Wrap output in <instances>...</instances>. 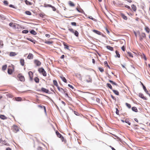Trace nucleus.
Masks as SVG:
<instances>
[{
  "label": "nucleus",
  "instance_id": "48",
  "mask_svg": "<svg viewBox=\"0 0 150 150\" xmlns=\"http://www.w3.org/2000/svg\"><path fill=\"white\" fill-rule=\"evenodd\" d=\"M50 7L52 8V10L54 11H56V9L54 7L51 5Z\"/></svg>",
  "mask_w": 150,
  "mask_h": 150
},
{
  "label": "nucleus",
  "instance_id": "53",
  "mask_svg": "<svg viewBox=\"0 0 150 150\" xmlns=\"http://www.w3.org/2000/svg\"><path fill=\"white\" fill-rule=\"evenodd\" d=\"M122 50L124 51H125V47L124 46H122L121 47Z\"/></svg>",
  "mask_w": 150,
  "mask_h": 150
},
{
  "label": "nucleus",
  "instance_id": "46",
  "mask_svg": "<svg viewBox=\"0 0 150 150\" xmlns=\"http://www.w3.org/2000/svg\"><path fill=\"white\" fill-rule=\"evenodd\" d=\"M3 45H3V42L1 41H0V47H1V48H2L3 47Z\"/></svg>",
  "mask_w": 150,
  "mask_h": 150
},
{
  "label": "nucleus",
  "instance_id": "21",
  "mask_svg": "<svg viewBox=\"0 0 150 150\" xmlns=\"http://www.w3.org/2000/svg\"><path fill=\"white\" fill-rule=\"evenodd\" d=\"M109 81L110 83H111L112 84L115 85H116V86H117V84L116 83H115V82H114L110 80H109Z\"/></svg>",
  "mask_w": 150,
  "mask_h": 150
},
{
  "label": "nucleus",
  "instance_id": "24",
  "mask_svg": "<svg viewBox=\"0 0 150 150\" xmlns=\"http://www.w3.org/2000/svg\"><path fill=\"white\" fill-rule=\"evenodd\" d=\"M112 91H113L114 93L116 95H119V93L117 91L113 90Z\"/></svg>",
  "mask_w": 150,
  "mask_h": 150
},
{
  "label": "nucleus",
  "instance_id": "32",
  "mask_svg": "<svg viewBox=\"0 0 150 150\" xmlns=\"http://www.w3.org/2000/svg\"><path fill=\"white\" fill-rule=\"evenodd\" d=\"M7 67V65H5L3 66L2 67V69L3 70H5L6 69Z\"/></svg>",
  "mask_w": 150,
  "mask_h": 150
},
{
  "label": "nucleus",
  "instance_id": "30",
  "mask_svg": "<svg viewBox=\"0 0 150 150\" xmlns=\"http://www.w3.org/2000/svg\"><path fill=\"white\" fill-rule=\"evenodd\" d=\"M143 88L144 89V91L146 93L148 94V93H148V91H147L145 86H143Z\"/></svg>",
  "mask_w": 150,
  "mask_h": 150
},
{
  "label": "nucleus",
  "instance_id": "38",
  "mask_svg": "<svg viewBox=\"0 0 150 150\" xmlns=\"http://www.w3.org/2000/svg\"><path fill=\"white\" fill-rule=\"evenodd\" d=\"M115 53L117 55V57L118 58L120 57V54H119L118 52L117 51H116Z\"/></svg>",
  "mask_w": 150,
  "mask_h": 150
},
{
  "label": "nucleus",
  "instance_id": "11",
  "mask_svg": "<svg viewBox=\"0 0 150 150\" xmlns=\"http://www.w3.org/2000/svg\"><path fill=\"white\" fill-rule=\"evenodd\" d=\"M28 75H29L30 80H32L33 78V73L32 71H30L28 72Z\"/></svg>",
  "mask_w": 150,
  "mask_h": 150
},
{
  "label": "nucleus",
  "instance_id": "56",
  "mask_svg": "<svg viewBox=\"0 0 150 150\" xmlns=\"http://www.w3.org/2000/svg\"><path fill=\"white\" fill-rule=\"evenodd\" d=\"M108 64V63L107 62V61H105L104 62V65L105 66H106Z\"/></svg>",
  "mask_w": 150,
  "mask_h": 150
},
{
  "label": "nucleus",
  "instance_id": "35",
  "mask_svg": "<svg viewBox=\"0 0 150 150\" xmlns=\"http://www.w3.org/2000/svg\"><path fill=\"white\" fill-rule=\"evenodd\" d=\"M51 5L49 4H44V7H50Z\"/></svg>",
  "mask_w": 150,
  "mask_h": 150
},
{
  "label": "nucleus",
  "instance_id": "50",
  "mask_svg": "<svg viewBox=\"0 0 150 150\" xmlns=\"http://www.w3.org/2000/svg\"><path fill=\"white\" fill-rule=\"evenodd\" d=\"M71 25H72L76 26V23L75 22H71Z\"/></svg>",
  "mask_w": 150,
  "mask_h": 150
},
{
  "label": "nucleus",
  "instance_id": "28",
  "mask_svg": "<svg viewBox=\"0 0 150 150\" xmlns=\"http://www.w3.org/2000/svg\"><path fill=\"white\" fill-rule=\"evenodd\" d=\"M12 70L11 69H8V74H11L12 73Z\"/></svg>",
  "mask_w": 150,
  "mask_h": 150
},
{
  "label": "nucleus",
  "instance_id": "42",
  "mask_svg": "<svg viewBox=\"0 0 150 150\" xmlns=\"http://www.w3.org/2000/svg\"><path fill=\"white\" fill-rule=\"evenodd\" d=\"M28 32V30H24L22 32V33H25V34H27Z\"/></svg>",
  "mask_w": 150,
  "mask_h": 150
},
{
  "label": "nucleus",
  "instance_id": "9",
  "mask_svg": "<svg viewBox=\"0 0 150 150\" xmlns=\"http://www.w3.org/2000/svg\"><path fill=\"white\" fill-rule=\"evenodd\" d=\"M41 91L44 92L46 93H48L49 91L45 88H41Z\"/></svg>",
  "mask_w": 150,
  "mask_h": 150
},
{
  "label": "nucleus",
  "instance_id": "61",
  "mask_svg": "<svg viewBox=\"0 0 150 150\" xmlns=\"http://www.w3.org/2000/svg\"><path fill=\"white\" fill-rule=\"evenodd\" d=\"M61 89L62 90V91H63L65 93H65H66V91L65 90H64V89H63L62 88H61Z\"/></svg>",
  "mask_w": 150,
  "mask_h": 150
},
{
  "label": "nucleus",
  "instance_id": "55",
  "mask_svg": "<svg viewBox=\"0 0 150 150\" xmlns=\"http://www.w3.org/2000/svg\"><path fill=\"white\" fill-rule=\"evenodd\" d=\"M57 88L59 91H62V90L61 89V88H60L59 87V86L57 87Z\"/></svg>",
  "mask_w": 150,
  "mask_h": 150
},
{
  "label": "nucleus",
  "instance_id": "2",
  "mask_svg": "<svg viewBox=\"0 0 150 150\" xmlns=\"http://www.w3.org/2000/svg\"><path fill=\"white\" fill-rule=\"evenodd\" d=\"M68 30L71 33L74 34V35L76 37L79 36V33L76 30H74L72 28H69Z\"/></svg>",
  "mask_w": 150,
  "mask_h": 150
},
{
  "label": "nucleus",
  "instance_id": "19",
  "mask_svg": "<svg viewBox=\"0 0 150 150\" xmlns=\"http://www.w3.org/2000/svg\"><path fill=\"white\" fill-rule=\"evenodd\" d=\"M31 34L33 35H36L37 34L36 32L33 30H31L30 32Z\"/></svg>",
  "mask_w": 150,
  "mask_h": 150
},
{
  "label": "nucleus",
  "instance_id": "18",
  "mask_svg": "<svg viewBox=\"0 0 150 150\" xmlns=\"http://www.w3.org/2000/svg\"><path fill=\"white\" fill-rule=\"evenodd\" d=\"M0 118L3 120H5L7 119V117L3 115H0Z\"/></svg>",
  "mask_w": 150,
  "mask_h": 150
},
{
  "label": "nucleus",
  "instance_id": "22",
  "mask_svg": "<svg viewBox=\"0 0 150 150\" xmlns=\"http://www.w3.org/2000/svg\"><path fill=\"white\" fill-rule=\"evenodd\" d=\"M132 110L136 112H137V110L136 107H133L132 108Z\"/></svg>",
  "mask_w": 150,
  "mask_h": 150
},
{
  "label": "nucleus",
  "instance_id": "12",
  "mask_svg": "<svg viewBox=\"0 0 150 150\" xmlns=\"http://www.w3.org/2000/svg\"><path fill=\"white\" fill-rule=\"evenodd\" d=\"M139 97L142 98L144 100H146V98L144 96L143 94L142 93H140L139 94Z\"/></svg>",
  "mask_w": 150,
  "mask_h": 150
},
{
  "label": "nucleus",
  "instance_id": "43",
  "mask_svg": "<svg viewBox=\"0 0 150 150\" xmlns=\"http://www.w3.org/2000/svg\"><path fill=\"white\" fill-rule=\"evenodd\" d=\"M125 122L126 123H127L129 125H130V123L129 122L128 120L126 119L125 120Z\"/></svg>",
  "mask_w": 150,
  "mask_h": 150
},
{
  "label": "nucleus",
  "instance_id": "51",
  "mask_svg": "<svg viewBox=\"0 0 150 150\" xmlns=\"http://www.w3.org/2000/svg\"><path fill=\"white\" fill-rule=\"evenodd\" d=\"M116 113L117 115H119V111L118 110L117 108H116Z\"/></svg>",
  "mask_w": 150,
  "mask_h": 150
},
{
  "label": "nucleus",
  "instance_id": "45",
  "mask_svg": "<svg viewBox=\"0 0 150 150\" xmlns=\"http://www.w3.org/2000/svg\"><path fill=\"white\" fill-rule=\"evenodd\" d=\"M126 105L129 108H131V105L129 104H128V103H126Z\"/></svg>",
  "mask_w": 150,
  "mask_h": 150
},
{
  "label": "nucleus",
  "instance_id": "26",
  "mask_svg": "<svg viewBox=\"0 0 150 150\" xmlns=\"http://www.w3.org/2000/svg\"><path fill=\"white\" fill-rule=\"evenodd\" d=\"M15 100L17 101H21L22 98L20 97H16L15 98Z\"/></svg>",
  "mask_w": 150,
  "mask_h": 150
},
{
  "label": "nucleus",
  "instance_id": "40",
  "mask_svg": "<svg viewBox=\"0 0 150 150\" xmlns=\"http://www.w3.org/2000/svg\"><path fill=\"white\" fill-rule=\"evenodd\" d=\"M122 17L125 20H126L127 19V16H125L124 14H122Z\"/></svg>",
  "mask_w": 150,
  "mask_h": 150
},
{
  "label": "nucleus",
  "instance_id": "64",
  "mask_svg": "<svg viewBox=\"0 0 150 150\" xmlns=\"http://www.w3.org/2000/svg\"><path fill=\"white\" fill-rule=\"evenodd\" d=\"M146 32H147L148 33L149 32V29L148 28H146Z\"/></svg>",
  "mask_w": 150,
  "mask_h": 150
},
{
  "label": "nucleus",
  "instance_id": "52",
  "mask_svg": "<svg viewBox=\"0 0 150 150\" xmlns=\"http://www.w3.org/2000/svg\"><path fill=\"white\" fill-rule=\"evenodd\" d=\"M68 86L69 87H70V88H71L72 89H74V87H73L72 86H71V85H70V84H69L68 85Z\"/></svg>",
  "mask_w": 150,
  "mask_h": 150
},
{
  "label": "nucleus",
  "instance_id": "29",
  "mask_svg": "<svg viewBox=\"0 0 150 150\" xmlns=\"http://www.w3.org/2000/svg\"><path fill=\"white\" fill-rule=\"evenodd\" d=\"M53 82L54 84L57 87L58 86L57 83V81L55 80H53Z\"/></svg>",
  "mask_w": 150,
  "mask_h": 150
},
{
  "label": "nucleus",
  "instance_id": "20",
  "mask_svg": "<svg viewBox=\"0 0 150 150\" xmlns=\"http://www.w3.org/2000/svg\"><path fill=\"white\" fill-rule=\"evenodd\" d=\"M76 76L78 78H79L80 79H82L81 75L80 74H76Z\"/></svg>",
  "mask_w": 150,
  "mask_h": 150
},
{
  "label": "nucleus",
  "instance_id": "57",
  "mask_svg": "<svg viewBox=\"0 0 150 150\" xmlns=\"http://www.w3.org/2000/svg\"><path fill=\"white\" fill-rule=\"evenodd\" d=\"M125 7H126L129 9H130V7L129 6H128L127 5H125Z\"/></svg>",
  "mask_w": 150,
  "mask_h": 150
},
{
  "label": "nucleus",
  "instance_id": "3",
  "mask_svg": "<svg viewBox=\"0 0 150 150\" xmlns=\"http://www.w3.org/2000/svg\"><path fill=\"white\" fill-rule=\"evenodd\" d=\"M38 71L40 73H42L44 76H46V73L42 68H39L38 69Z\"/></svg>",
  "mask_w": 150,
  "mask_h": 150
},
{
  "label": "nucleus",
  "instance_id": "39",
  "mask_svg": "<svg viewBox=\"0 0 150 150\" xmlns=\"http://www.w3.org/2000/svg\"><path fill=\"white\" fill-rule=\"evenodd\" d=\"M56 134L58 137L60 138L61 137L62 135L58 132H56Z\"/></svg>",
  "mask_w": 150,
  "mask_h": 150
},
{
  "label": "nucleus",
  "instance_id": "25",
  "mask_svg": "<svg viewBox=\"0 0 150 150\" xmlns=\"http://www.w3.org/2000/svg\"><path fill=\"white\" fill-rule=\"evenodd\" d=\"M62 80L65 83L67 82V80L64 77L61 76L60 77Z\"/></svg>",
  "mask_w": 150,
  "mask_h": 150
},
{
  "label": "nucleus",
  "instance_id": "5",
  "mask_svg": "<svg viewBox=\"0 0 150 150\" xmlns=\"http://www.w3.org/2000/svg\"><path fill=\"white\" fill-rule=\"evenodd\" d=\"M34 63L37 66H39L40 65L41 63L38 60L36 59L34 60Z\"/></svg>",
  "mask_w": 150,
  "mask_h": 150
},
{
  "label": "nucleus",
  "instance_id": "58",
  "mask_svg": "<svg viewBox=\"0 0 150 150\" xmlns=\"http://www.w3.org/2000/svg\"><path fill=\"white\" fill-rule=\"evenodd\" d=\"M90 19L92 20H95V19L93 18H92L91 16H89L88 17Z\"/></svg>",
  "mask_w": 150,
  "mask_h": 150
},
{
  "label": "nucleus",
  "instance_id": "59",
  "mask_svg": "<svg viewBox=\"0 0 150 150\" xmlns=\"http://www.w3.org/2000/svg\"><path fill=\"white\" fill-rule=\"evenodd\" d=\"M27 39L28 40L30 41H31L33 42L34 41L33 40L31 39L30 38H28Z\"/></svg>",
  "mask_w": 150,
  "mask_h": 150
},
{
  "label": "nucleus",
  "instance_id": "54",
  "mask_svg": "<svg viewBox=\"0 0 150 150\" xmlns=\"http://www.w3.org/2000/svg\"><path fill=\"white\" fill-rule=\"evenodd\" d=\"M37 150H42V148L41 147H38L37 149Z\"/></svg>",
  "mask_w": 150,
  "mask_h": 150
},
{
  "label": "nucleus",
  "instance_id": "63",
  "mask_svg": "<svg viewBox=\"0 0 150 150\" xmlns=\"http://www.w3.org/2000/svg\"><path fill=\"white\" fill-rule=\"evenodd\" d=\"M64 55H62L61 57H60L61 59H64Z\"/></svg>",
  "mask_w": 150,
  "mask_h": 150
},
{
  "label": "nucleus",
  "instance_id": "62",
  "mask_svg": "<svg viewBox=\"0 0 150 150\" xmlns=\"http://www.w3.org/2000/svg\"><path fill=\"white\" fill-rule=\"evenodd\" d=\"M79 12L80 13H82V12L83 11L82 9H79Z\"/></svg>",
  "mask_w": 150,
  "mask_h": 150
},
{
  "label": "nucleus",
  "instance_id": "47",
  "mask_svg": "<svg viewBox=\"0 0 150 150\" xmlns=\"http://www.w3.org/2000/svg\"><path fill=\"white\" fill-rule=\"evenodd\" d=\"M127 53H128V54L129 55L130 57H133V55H132V54L131 53H130V52H127Z\"/></svg>",
  "mask_w": 150,
  "mask_h": 150
},
{
  "label": "nucleus",
  "instance_id": "27",
  "mask_svg": "<svg viewBox=\"0 0 150 150\" xmlns=\"http://www.w3.org/2000/svg\"><path fill=\"white\" fill-rule=\"evenodd\" d=\"M94 33L98 35H100V32L98 30H94L93 31Z\"/></svg>",
  "mask_w": 150,
  "mask_h": 150
},
{
  "label": "nucleus",
  "instance_id": "4",
  "mask_svg": "<svg viewBox=\"0 0 150 150\" xmlns=\"http://www.w3.org/2000/svg\"><path fill=\"white\" fill-rule=\"evenodd\" d=\"M13 131L15 132H17L19 131V129L18 127L16 125H14L12 128Z\"/></svg>",
  "mask_w": 150,
  "mask_h": 150
},
{
  "label": "nucleus",
  "instance_id": "44",
  "mask_svg": "<svg viewBox=\"0 0 150 150\" xmlns=\"http://www.w3.org/2000/svg\"><path fill=\"white\" fill-rule=\"evenodd\" d=\"M25 13L28 15H31V13L29 11H26L25 12Z\"/></svg>",
  "mask_w": 150,
  "mask_h": 150
},
{
  "label": "nucleus",
  "instance_id": "33",
  "mask_svg": "<svg viewBox=\"0 0 150 150\" xmlns=\"http://www.w3.org/2000/svg\"><path fill=\"white\" fill-rule=\"evenodd\" d=\"M25 4L27 5H30L31 4V3L30 2H29V1H28L27 0H25Z\"/></svg>",
  "mask_w": 150,
  "mask_h": 150
},
{
  "label": "nucleus",
  "instance_id": "13",
  "mask_svg": "<svg viewBox=\"0 0 150 150\" xmlns=\"http://www.w3.org/2000/svg\"><path fill=\"white\" fill-rule=\"evenodd\" d=\"M69 5L71 7H74L75 6L74 4L72 1H69L68 2Z\"/></svg>",
  "mask_w": 150,
  "mask_h": 150
},
{
  "label": "nucleus",
  "instance_id": "15",
  "mask_svg": "<svg viewBox=\"0 0 150 150\" xmlns=\"http://www.w3.org/2000/svg\"><path fill=\"white\" fill-rule=\"evenodd\" d=\"M132 9L133 11H135L137 10V7L134 4H133L131 6Z\"/></svg>",
  "mask_w": 150,
  "mask_h": 150
},
{
  "label": "nucleus",
  "instance_id": "34",
  "mask_svg": "<svg viewBox=\"0 0 150 150\" xmlns=\"http://www.w3.org/2000/svg\"><path fill=\"white\" fill-rule=\"evenodd\" d=\"M107 86L109 88H110V89H112V86L111 85V84L109 83H107Z\"/></svg>",
  "mask_w": 150,
  "mask_h": 150
},
{
  "label": "nucleus",
  "instance_id": "17",
  "mask_svg": "<svg viewBox=\"0 0 150 150\" xmlns=\"http://www.w3.org/2000/svg\"><path fill=\"white\" fill-rule=\"evenodd\" d=\"M20 63L21 65L23 66L24 65V59H20Z\"/></svg>",
  "mask_w": 150,
  "mask_h": 150
},
{
  "label": "nucleus",
  "instance_id": "6",
  "mask_svg": "<svg viewBox=\"0 0 150 150\" xmlns=\"http://www.w3.org/2000/svg\"><path fill=\"white\" fill-rule=\"evenodd\" d=\"M140 40H142L143 38H145L146 36L145 33H142L140 35Z\"/></svg>",
  "mask_w": 150,
  "mask_h": 150
},
{
  "label": "nucleus",
  "instance_id": "23",
  "mask_svg": "<svg viewBox=\"0 0 150 150\" xmlns=\"http://www.w3.org/2000/svg\"><path fill=\"white\" fill-rule=\"evenodd\" d=\"M106 47L108 49L110 50L111 51H113V48L112 47L110 46H107Z\"/></svg>",
  "mask_w": 150,
  "mask_h": 150
},
{
  "label": "nucleus",
  "instance_id": "1",
  "mask_svg": "<svg viewBox=\"0 0 150 150\" xmlns=\"http://www.w3.org/2000/svg\"><path fill=\"white\" fill-rule=\"evenodd\" d=\"M85 81L87 83H91L92 81V80L91 76L88 75L86 76Z\"/></svg>",
  "mask_w": 150,
  "mask_h": 150
},
{
  "label": "nucleus",
  "instance_id": "37",
  "mask_svg": "<svg viewBox=\"0 0 150 150\" xmlns=\"http://www.w3.org/2000/svg\"><path fill=\"white\" fill-rule=\"evenodd\" d=\"M64 46L65 48L67 49V50H69V46L66 44L65 43H64Z\"/></svg>",
  "mask_w": 150,
  "mask_h": 150
},
{
  "label": "nucleus",
  "instance_id": "16",
  "mask_svg": "<svg viewBox=\"0 0 150 150\" xmlns=\"http://www.w3.org/2000/svg\"><path fill=\"white\" fill-rule=\"evenodd\" d=\"M9 25L10 26L12 27L15 28H16V26L15 25V23H9Z\"/></svg>",
  "mask_w": 150,
  "mask_h": 150
},
{
  "label": "nucleus",
  "instance_id": "60",
  "mask_svg": "<svg viewBox=\"0 0 150 150\" xmlns=\"http://www.w3.org/2000/svg\"><path fill=\"white\" fill-rule=\"evenodd\" d=\"M45 36L46 37L48 38H50V35L49 34H46Z\"/></svg>",
  "mask_w": 150,
  "mask_h": 150
},
{
  "label": "nucleus",
  "instance_id": "8",
  "mask_svg": "<svg viewBox=\"0 0 150 150\" xmlns=\"http://www.w3.org/2000/svg\"><path fill=\"white\" fill-rule=\"evenodd\" d=\"M18 76L21 81H24L25 80V78L23 76H21L20 75H18Z\"/></svg>",
  "mask_w": 150,
  "mask_h": 150
},
{
  "label": "nucleus",
  "instance_id": "10",
  "mask_svg": "<svg viewBox=\"0 0 150 150\" xmlns=\"http://www.w3.org/2000/svg\"><path fill=\"white\" fill-rule=\"evenodd\" d=\"M33 58V55L31 53H29L27 57V58L28 59H32Z\"/></svg>",
  "mask_w": 150,
  "mask_h": 150
},
{
  "label": "nucleus",
  "instance_id": "41",
  "mask_svg": "<svg viewBox=\"0 0 150 150\" xmlns=\"http://www.w3.org/2000/svg\"><path fill=\"white\" fill-rule=\"evenodd\" d=\"M98 69L99 71L101 72H102L104 71V69L102 67H99L98 68Z\"/></svg>",
  "mask_w": 150,
  "mask_h": 150
},
{
  "label": "nucleus",
  "instance_id": "31",
  "mask_svg": "<svg viewBox=\"0 0 150 150\" xmlns=\"http://www.w3.org/2000/svg\"><path fill=\"white\" fill-rule=\"evenodd\" d=\"M34 80L37 83H38L39 82V79L37 77L35 78Z\"/></svg>",
  "mask_w": 150,
  "mask_h": 150
},
{
  "label": "nucleus",
  "instance_id": "7",
  "mask_svg": "<svg viewBox=\"0 0 150 150\" xmlns=\"http://www.w3.org/2000/svg\"><path fill=\"white\" fill-rule=\"evenodd\" d=\"M0 142L1 143L4 144L7 146H9V144L6 143V142L5 141H3L2 139H0Z\"/></svg>",
  "mask_w": 150,
  "mask_h": 150
},
{
  "label": "nucleus",
  "instance_id": "14",
  "mask_svg": "<svg viewBox=\"0 0 150 150\" xmlns=\"http://www.w3.org/2000/svg\"><path fill=\"white\" fill-rule=\"evenodd\" d=\"M17 55V54L15 52H11L10 53L9 55L11 57Z\"/></svg>",
  "mask_w": 150,
  "mask_h": 150
},
{
  "label": "nucleus",
  "instance_id": "49",
  "mask_svg": "<svg viewBox=\"0 0 150 150\" xmlns=\"http://www.w3.org/2000/svg\"><path fill=\"white\" fill-rule=\"evenodd\" d=\"M4 4H5L6 5H7L8 4V1H4Z\"/></svg>",
  "mask_w": 150,
  "mask_h": 150
},
{
  "label": "nucleus",
  "instance_id": "36",
  "mask_svg": "<svg viewBox=\"0 0 150 150\" xmlns=\"http://www.w3.org/2000/svg\"><path fill=\"white\" fill-rule=\"evenodd\" d=\"M38 106L39 108H43L44 109L45 112H46L45 107L44 106H42L41 105H38Z\"/></svg>",
  "mask_w": 150,
  "mask_h": 150
}]
</instances>
